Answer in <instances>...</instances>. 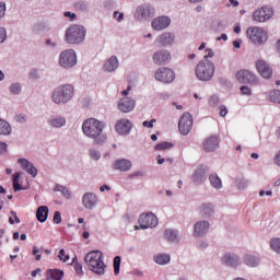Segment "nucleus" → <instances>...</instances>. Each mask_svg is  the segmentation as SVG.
I'll list each match as a JSON object with an SVG mask.
<instances>
[{
    "instance_id": "f257e3e1",
    "label": "nucleus",
    "mask_w": 280,
    "mask_h": 280,
    "mask_svg": "<svg viewBox=\"0 0 280 280\" xmlns=\"http://www.w3.org/2000/svg\"><path fill=\"white\" fill-rule=\"evenodd\" d=\"M82 130L86 137L94 139L95 143H104L106 135L102 133L104 124L95 118L86 119L82 125Z\"/></svg>"
},
{
    "instance_id": "f03ea898",
    "label": "nucleus",
    "mask_w": 280,
    "mask_h": 280,
    "mask_svg": "<svg viewBox=\"0 0 280 280\" xmlns=\"http://www.w3.org/2000/svg\"><path fill=\"white\" fill-rule=\"evenodd\" d=\"M84 261L92 272L95 275H104L106 272V264L104 262V254L100 250H92L84 257Z\"/></svg>"
},
{
    "instance_id": "7ed1b4c3",
    "label": "nucleus",
    "mask_w": 280,
    "mask_h": 280,
    "mask_svg": "<svg viewBox=\"0 0 280 280\" xmlns=\"http://www.w3.org/2000/svg\"><path fill=\"white\" fill-rule=\"evenodd\" d=\"M195 73L196 78L202 82H209L215 73V65H213L209 59H203L197 65Z\"/></svg>"
},
{
    "instance_id": "20e7f679",
    "label": "nucleus",
    "mask_w": 280,
    "mask_h": 280,
    "mask_svg": "<svg viewBox=\"0 0 280 280\" xmlns=\"http://www.w3.org/2000/svg\"><path fill=\"white\" fill-rule=\"evenodd\" d=\"M86 37V30L82 25L73 24L66 31V42L69 45H80Z\"/></svg>"
},
{
    "instance_id": "39448f33",
    "label": "nucleus",
    "mask_w": 280,
    "mask_h": 280,
    "mask_svg": "<svg viewBox=\"0 0 280 280\" xmlns=\"http://www.w3.org/2000/svg\"><path fill=\"white\" fill-rule=\"evenodd\" d=\"M72 97L73 86L69 84L57 88L52 93V102H55V104H67Z\"/></svg>"
},
{
    "instance_id": "423d86ee",
    "label": "nucleus",
    "mask_w": 280,
    "mask_h": 280,
    "mask_svg": "<svg viewBox=\"0 0 280 280\" xmlns=\"http://www.w3.org/2000/svg\"><path fill=\"white\" fill-rule=\"evenodd\" d=\"M247 38L254 45H264L268 40V33L264 31L261 27L252 26L247 28Z\"/></svg>"
},
{
    "instance_id": "0eeeda50",
    "label": "nucleus",
    "mask_w": 280,
    "mask_h": 280,
    "mask_svg": "<svg viewBox=\"0 0 280 280\" xmlns=\"http://www.w3.org/2000/svg\"><path fill=\"white\" fill-rule=\"evenodd\" d=\"M275 16V9L268 5H262L258 8L253 13V21L256 23H266V21H270Z\"/></svg>"
},
{
    "instance_id": "6e6552de",
    "label": "nucleus",
    "mask_w": 280,
    "mask_h": 280,
    "mask_svg": "<svg viewBox=\"0 0 280 280\" xmlns=\"http://www.w3.org/2000/svg\"><path fill=\"white\" fill-rule=\"evenodd\" d=\"M59 63L65 69H71V67H75L78 63V57L75 55V50L67 49L63 50L59 57Z\"/></svg>"
},
{
    "instance_id": "1a4fd4ad",
    "label": "nucleus",
    "mask_w": 280,
    "mask_h": 280,
    "mask_svg": "<svg viewBox=\"0 0 280 280\" xmlns=\"http://www.w3.org/2000/svg\"><path fill=\"white\" fill-rule=\"evenodd\" d=\"M154 78L163 84H172L176 80V73L171 68L162 67L155 71Z\"/></svg>"
},
{
    "instance_id": "9d476101",
    "label": "nucleus",
    "mask_w": 280,
    "mask_h": 280,
    "mask_svg": "<svg viewBox=\"0 0 280 280\" xmlns=\"http://www.w3.org/2000/svg\"><path fill=\"white\" fill-rule=\"evenodd\" d=\"M139 224L135 225V230L139 231V229H152L159 224V219L153 213L149 212L147 214H141L139 218Z\"/></svg>"
},
{
    "instance_id": "9b49d317",
    "label": "nucleus",
    "mask_w": 280,
    "mask_h": 280,
    "mask_svg": "<svg viewBox=\"0 0 280 280\" xmlns=\"http://www.w3.org/2000/svg\"><path fill=\"white\" fill-rule=\"evenodd\" d=\"M194 126V117L189 113H184L178 121V130L180 135L187 136L188 132H191Z\"/></svg>"
},
{
    "instance_id": "f8f14e48",
    "label": "nucleus",
    "mask_w": 280,
    "mask_h": 280,
    "mask_svg": "<svg viewBox=\"0 0 280 280\" xmlns=\"http://www.w3.org/2000/svg\"><path fill=\"white\" fill-rule=\"evenodd\" d=\"M236 80L243 84H259V80L257 79V75L255 73L248 71V70H240L236 72Z\"/></svg>"
},
{
    "instance_id": "ddd939ff",
    "label": "nucleus",
    "mask_w": 280,
    "mask_h": 280,
    "mask_svg": "<svg viewBox=\"0 0 280 280\" xmlns=\"http://www.w3.org/2000/svg\"><path fill=\"white\" fill-rule=\"evenodd\" d=\"M135 16L138 21H148V19L154 16V8L150 7V4L140 5L137 8Z\"/></svg>"
},
{
    "instance_id": "4468645a",
    "label": "nucleus",
    "mask_w": 280,
    "mask_h": 280,
    "mask_svg": "<svg viewBox=\"0 0 280 280\" xmlns=\"http://www.w3.org/2000/svg\"><path fill=\"white\" fill-rule=\"evenodd\" d=\"M256 69L259 75L265 78V80H270V78H272V68L268 62H266V60L259 59L256 61Z\"/></svg>"
},
{
    "instance_id": "2eb2a0df",
    "label": "nucleus",
    "mask_w": 280,
    "mask_h": 280,
    "mask_svg": "<svg viewBox=\"0 0 280 280\" xmlns=\"http://www.w3.org/2000/svg\"><path fill=\"white\" fill-rule=\"evenodd\" d=\"M172 61V54L170 50H158L153 54V62L159 66L167 65Z\"/></svg>"
},
{
    "instance_id": "dca6fc26",
    "label": "nucleus",
    "mask_w": 280,
    "mask_h": 280,
    "mask_svg": "<svg viewBox=\"0 0 280 280\" xmlns=\"http://www.w3.org/2000/svg\"><path fill=\"white\" fill-rule=\"evenodd\" d=\"M172 24V20L168 16H159L152 21L153 30L161 32V30H166Z\"/></svg>"
},
{
    "instance_id": "f3484780",
    "label": "nucleus",
    "mask_w": 280,
    "mask_h": 280,
    "mask_svg": "<svg viewBox=\"0 0 280 280\" xmlns=\"http://www.w3.org/2000/svg\"><path fill=\"white\" fill-rule=\"evenodd\" d=\"M115 128L118 135H128L132 130V122L126 118H121L116 122Z\"/></svg>"
},
{
    "instance_id": "a211bd4d",
    "label": "nucleus",
    "mask_w": 280,
    "mask_h": 280,
    "mask_svg": "<svg viewBox=\"0 0 280 280\" xmlns=\"http://www.w3.org/2000/svg\"><path fill=\"white\" fill-rule=\"evenodd\" d=\"M18 163H20L22 170H25L27 174L33 176V178H36V176L38 175V168H36L34 164H32L30 161L25 159H20Z\"/></svg>"
},
{
    "instance_id": "6ab92c4d",
    "label": "nucleus",
    "mask_w": 280,
    "mask_h": 280,
    "mask_svg": "<svg viewBox=\"0 0 280 280\" xmlns=\"http://www.w3.org/2000/svg\"><path fill=\"white\" fill-rule=\"evenodd\" d=\"M218 145H220V139L218 136H212L203 142L206 152H214V150H218Z\"/></svg>"
},
{
    "instance_id": "aec40b11",
    "label": "nucleus",
    "mask_w": 280,
    "mask_h": 280,
    "mask_svg": "<svg viewBox=\"0 0 280 280\" xmlns=\"http://www.w3.org/2000/svg\"><path fill=\"white\" fill-rule=\"evenodd\" d=\"M131 167H132V162L126 159L116 160L113 164V168L118 170V172H128Z\"/></svg>"
},
{
    "instance_id": "412c9836",
    "label": "nucleus",
    "mask_w": 280,
    "mask_h": 280,
    "mask_svg": "<svg viewBox=\"0 0 280 280\" xmlns=\"http://www.w3.org/2000/svg\"><path fill=\"white\" fill-rule=\"evenodd\" d=\"M85 209H93L97 205V196L93 192H86L82 199Z\"/></svg>"
},
{
    "instance_id": "4be33fe9",
    "label": "nucleus",
    "mask_w": 280,
    "mask_h": 280,
    "mask_svg": "<svg viewBox=\"0 0 280 280\" xmlns=\"http://www.w3.org/2000/svg\"><path fill=\"white\" fill-rule=\"evenodd\" d=\"M118 108L121 113H130V110L135 109V101L128 97L121 98Z\"/></svg>"
},
{
    "instance_id": "5701e85b",
    "label": "nucleus",
    "mask_w": 280,
    "mask_h": 280,
    "mask_svg": "<svg viewBox=\"0 0 280 280\" xmlns=\"http://www.w3.org/2000/svg\"><path fill=\"white\" fill-rule=\"evenodd\" d=\"M222 262L225 264V266L237 268V266H240V257H237L235 254H225L222 257Z\"/></svg>"
},
{
    "instance_id": "b1692460",
    "label": "nucleus",
    "mask_w": 280,
    "mask_h": 280,
    "mask_svg": "<svg viewBox=\"0 0 280 280\" xmlns=\"http://www.w3.org/2000/svg\"><path fill=\"white\" fill-rule=\"evenodd\" d=\"M207 172H209V168L206 166H200L196 170L195 174L192 175V180L197 185H200V183H205V176H207Z\"/></svg>"
},
{
    "instance_id": "393cba45",
    "label": "nucleus",
    "mask_w": 280,
    "mask_h": 280,
    "mask_svg": "<svg viewBox=\"0 0 280 280\" xmlns=\"http://www.w3.org/2000/svg\"><path fill=\"white\" fill-rule=\"evenodd\" d=\"M207 231H209V222L208 221H198L195 224V235L197 237H202V235H206Z\"/></svg>"
},
{
    "instance_id": "a878e982",
    "label": "nucleus",
    "mask_w": 280,
    "mask_h": 280,
    "mask_svg": "<svg viewBox=\"0 0 280 280\" xmlns=\"http://www.w3.org/2000/svg\"><path fill=\"white\" fill-rule=\"evenodd\" d=\"M174 40H175L174 34L170 32L163 33L158 38V43H160L162 47H167V45H174Z\"/></svg>"
},
{
    "instance_id": "bb28decb",
    "label": "nucleus",
    "mask_w": 280,
    "mask_h": 280,
    "mask_svg": "<svg viewBox=\"0 0 280 280\" xmlns=\"http://www.w3.org/2000/svg\"><path fill=\"white\" fill-rule=\"evenodd\" d=\"M118 67L119 60L115 56H112L104 65L105 71H108L109 73L115 71Z\"/></svg>"
},
{
    "instance_id": "cd10ccee",
    "label": "nucleus",
    "mask_w": 280,
    "mask_h": 280,
    "mask_svg": "<svg viewBox=\"0 0 280 280\" xmlns=\"http://www.w3.org/2000/svg\"><path fill=\"white\" fill-rule=\"evenodd\" d=\"M47 215H49V208L47 206H40L36 211L38 222H47Z\"/></svg>"
},
{
    "instance_id": "c85d7f7f",
    "label": "nucleus",
    "mask_w": 280,
    "mask_h": 280,
    "mask_svg": "<svg viewBox=\"0 0 280 280\" xmlns=\"http://www.w3.org/2000/svg\"><path fill=\"white\" fill-rule=\"evenodd\" d=\"M200 214L202 218H210L213 215V206L211 203H205L200 207Z\"/></svg>"
},
{
    "instance_id": "c756f323",
    "label": "nucleus",
    "mask_w": 280,
    "mask_h": 280,
    "mask_svg": "<svg viewBox=\"0 0 280 280\" xmlns=\"http://www.w3.org/2000/svg\"><path fill=\"white\" fill-rule=\"evenodd\" d=\"M171 257L167 254H158L154 256L155 264H159L160 266H165L168 261H171Z\"/></svg>"
},
{
    "instance_id": "7c9ffc66",
    "label": "nucleus",
    "mask_w": 280,
    "mask_h": 280,
    "mask_svg": "<svg viewBox=\"0 0 280 280\" xmlns=\"http://www.w3.org/2000/svg\"><path fill=\"white\" fill-rule=\"evenodd\" d=\"M244 262L246 264V266H249L250 268L259 266V259H257V257L253 255H245Z\"/></svg>"
},
{
    "instance_id": "2f4dec72",
    "label": "nucleus",
    "mask_w": 280,
    "mask_h": 280,
    "mask_svg": "<svg viewBox=\"0 0 280 280\" xmlns=\"http://www.w3.org/2000/svg\"><path fill=\"white\" fill-rule=\"evenodd\" d=\"M12 132V127L10 126V124H8V121L0 119V135H11Z\"/></svg>"
},
{
    "instance_id": "473e14b6",
    "label": "nucleus",
    "mask_w": 280,
    "mask_h": 280,
    "mask_svg": "<svg viewBox=\"0 0 280 280\" xmlns=\"http://www.w3.org/2000/svg\"><path fill=\"white\" fill-rule=\"evenodd\" d=\"M209 180L214 189H222V179L219 178L218 174L210 175Z\"/></svg>"
},
{
    "instance_id": "72a5a7b5",
    "label": "nucleus",
    "mask_w": 280,
    "mask_h": 280,
    "mask_svg": "<svg viewBox=\"0 0 280 280\" xmlns=\"http://www.w3.org/2000/svg\"><path fill=\"white\" fill-rule=\"evenodd\" d=\"M268 100L275 104H280V90L269 92Z\"/></svg>"
},
{
    "instance_id": "f704fd0d",
    "label": "nucleus",
    "mask_w": 280,
    "mask_h": 280,
    "mask_svg": "<svg viewBox=\"0 0 280 280\" xmlns=\"http://www.w3.org/2000/svg\"><path fill=\"white\" fill-rule=\"evenodd\" d=\"M65 124H67V120L62 117L50 120V126H52V128H62Z\"/></svg>"
},
{
    "instance_id": "c9c22d12",
    "label": "nucleus",
    "mask_w": 280,
    "mask_h": 280,
    "mask_svg": "<svg viewBox=\"0 0 280 280\" xmlns=\"http://www.w3.org/2000/svg\"><path fill=\"white\" fill-rule=\"evenodd\" d=\"M172 148H174V144L170 142H161L155 145V150H158L159 152H163L164 150H170Z\"/></svg>"
},
{
    "instance_id": "e433bc0d",
    "label": "nucleus",
    "mask_w": 280,
    "mask_h": 280,
    "mask_svg": "<svg viewBox=\"0 0 280 280\" xmlns=\"http://www.w3.org/2000/svg\"><path fill=\"white\" fill-rule=\"evenodd\" d=\"M19 178H21V173H14L13 174V189H14V191H21V189H22L21 184H19Z\"/></svg>"
},
{
    "instance_id": "4c0bfd02",
    "label": "nucleus",
    "mask_w": 280,
    "mask_h": 280,
    "mask_svg": "<svg viewBox=\"0 0 280 280\" xmlns=\"http://www.w3.org/2000/svg\"><path fill=\"white\" fill-rule=\"evenodd\" d=\"M73 268L77 275H84V270L82 269V264L78 262V257L72 259Z\"/></svg>"
},
{
    "instance_id": "58836bf2",
    "label": "nucleus",
    "mask_w": 280,
    "mask_h": 280,
    "mask_svg": "<svg viewBox=\"0 0 280 280\" xmlns=\"http://www.w3.org/2000/svg\"><path fill=\"white\" fill-rule=\"evenodd\" d=\"M270 248L280 254V238H271Z\"/></svg>"
},
{
    "instance_id": "ea45409f",
    "label": "nucleus",
    "mask_w": 280,
    "mask_h": 280,
    "mask_svg": "<svg viewBox=\"0 0 280 280\" xmlns=\"http://www.w3.org/2000/svg\"><path fill=\"white\" fill-rule=\"evenodd\" d=\"M121 268V257L116 256L114 258V275H119V270Z\"/></svg>"
},
{
    "instance_id": "a19ab883",
    "label": "nucleus",
    "mask_w": 280,
    "mask_h": 280,
    "mask_svg": "<svg viewBox=\"0 0 280 280\" xmlns=\"http://www.w3.org/2000/svg\"><path fill=\"white\" fill-rule=\"evenodd\" d=\"M165 237H166V240H168V242L176 241V237H177L176 231H174V230H166Z\"/></svg>"
},
{
    "instance_id": "79ce46f5",
    "label": "nucleus",
    "mask_w": 280,
    "mask_h": 280,
    "mask_svg": "<svg viewBox=\"0 0 280 280\" xmlns=\"http://www.w3.org/2000/svg\"><path fill=\"white\" fill-rule=\"evenodd\" d=\"M10 92L13 95H19V93H21V84L14 83L10 86Z\"/></svg>"
},
{
    "instance_id": "37998d69",
    "label": "nucleus",
    "mask_w": 280,
    "mask_h": 280,
    "mask_svg": "<svg viewBox=\"0 0 280 280\" xmlns=\"http://www.w3.org/2000/svg\"><path fill=\"white\" fill-rule=\"evenodd\" d=\"M40 253H43V247L40 249H38V247H36V246L33 247V255H34L36 261H40V259H42Z\"/></svg>"
},
{
    "instance_id": "c03bdc74",
    "label": "nucleus",
    "mask_w": 280,
    "mask_h": 280,
    "mask_svg": "<svg viewBox=\"0 0 280 280\" xmlns=\"http://www.w3.org/2000/svg\"><path fill=\"white\" fill-rule=\"evenodd\" d=\"M58 259L60 261L67 262V260L69 259V255H67V252L65 249H60L58 254Z\"/></svg>"
},
{
    "instance_id": "a18cd8bd",
    "label": "nucleus",
    "mask_w": 280,
    "mask_h": 280,
    "mask_svg": "<svg viewBox=\"0 0 280 280\" xmlns=\"http://www.w3.org/2000/svg\"><path fill=\"white\" fill-rule=\"evenodd\" d=\"M90 156H91V159H93L94 161H100V159H101L102 155L98 153L97 150L92 149V150L90 151Z\"/></svg>"
},
{
    "instance_id": "49530a36",
    "label": "nucleus",
    "mask_w": 280,
    "mask_h": 280,
    "mask_svg": "<svg viewBox=\"0 0 280 280\" xmlns=\"http://www.w3.org/2000/svg\"><path fill=\"white\" fill-rule=\"evenodd\" d=\"M52 222L55 224H60V222H62V217L60 214V211H56L52 218Z\"/></svg>"
},
{
    "instance_id": "de8ad7c7",
    "label": "nucleus",
    "mask_w": 280,
    "mask_h": 280,
    "mask_svg": "<svg viewBox=\"0 0 280 280\" xmlns=\"http://www.w3.org/2000/svg\"><path fill=\"white\" fill-rule=\"evenodd\" d=\"M154 124H156V119H155V118L151 119L150 121L144 120V121L142 122V126H143L144 128H154Z\"/></svg>"
},
{
    "instance_id": "09e8293b",
    "label": "nucleus",
    "mask_w": 280,
    "mask_h": 280,
    "mask_svg": "<svg viewBox=\"0 0 280 280\" xmlns=\"http://www.w3.org/2000/svg\"><path fill=\"white\" fill-rule=\"evenodd\" d=\"M241 93L242 95H252L253 92L250 91V88L243 85L241 86Z\"/></svg>"
},
{
    "instance_id": "8fccbe9b",
    "label": "nucleus",
    "mask_w": 280,
    "mask_h": 280,
    "mask_svg": "<svg viewBox=\"0 0 280 280\" xmlns=\"http://www.w3.org/2000/svg\"><path fill=\"white\" fill-rule=\"evenodd\" d=\"M229 115V109H226L225 105L220 106V117H226Z\"/></svg>"
},
{
    "instance_id": "3c124183",
    "label": "nucleus",
    "mask_w": 280,
    "mask_h": 280,
    "mask_svg": "<svg viewBox=\"0 0 280 280\" xmlns=\"http://www.w3.org/2000/svg\"><path fill=\"white\" fill-rule=\"evenodd\" d=\"M114 19H116L118 23H121L124 21V13H119L118 11L114 12Z\"/></svg>"
},
{
    "instance_id": "603ef678",
    "label": "nucleus",
    "mask_w": 280,
    "mask_h": 280,
    "mask_svg": "<svg viewBox=\"0 0 280 280\" xmlns=\"http://www.w3.org/2000/svg\"><path fill=\"white\" fill-rule=\"evenodd\" d=\"M208 58H213V50L211 48L206 49V55L203 56V60H208Z\"/></svg>"
},
{
    "instance_id": "864d4df0",
    "label": "nucleus",
    "mask_w": 280,
    "mask_h": 280,
    "mask_svg": "<svg viewBox=\"0 0 280 280\" xmlns=\"http://www.w3.org/2000/svg\"><path fill=\"white\" fill-rule=\"evenodd\" d=\"M8 152V144L5 142H0V154H5Z\"/></svg>"
},
{
    "instance_id": "5fc2aeb1",
    "label": "nucleus",
    "mask_w": 280,
    "mask_h": 280,
    "mask_svg": "<svg viewBox=\"0 0 280 280\" xmlns=\"http://www.w3.org/2000/svg\"><path fill=\"white\" fill-rule=\"evenodd\" d=\"M237 5H240V1L237 0H230L226 4L228 8H237Z\"/></svg>"
},
{
    "instance_id": "6e6d98bb",
    "label": "nucleus",
    "mask_w": 280,
    "mask_h": 280,
    "mask_svg": "<svg viewBox=\"0 0 280 280\" xmlns=\"http://www.w3.org/2000/svg\"><path fill=\"white\" fill-rule=\"evenodd\" d=\"M218 102H220V98H218V96H211L209 100L210 106H215V104H218Z\"/></svg>"
},
{
    "instance_id": "4d7b16f0",
    "label": "nucleus",
    "mask_w": 280,
    "mask_h": 280,
    "mask_svg": "<svg viewBox=\"0 0 280 280\" xmlns=\"http://www.w3.org/2000/svg\"><path fill=\"white\" fill-rule=\"evenodd\" d=\"M5 15V2H0V19Z\"/></svg>"
},
{
    "instance_id": "13d9d810",
    "label": "nucleus",
    "mask_w": 280,
    "mask_h": 280,
    "mask_svg": "<svg viewBox=\"0 0 280 280\" xmlns=\"http://www.w3.org/2000/svg\"><path fill=\"white\" fill-rule=\"evenodd\" d=\"M273 162H275V165H278V167H280V150H279L278 153L275 155Z\"/></svg>"
},
{
    "instance_id": "bf43d9fd",
    "label": "nucleus",
    "mask_w": 280,
    "mask_h": 280,
    "mask_svg": "<svg viewBox=\"0 0 280 280\" xmlns=\"http://www.w3.org/2000/svg\"><path fill=\"white\" fill-rule=\"evenodd\" d=\"M5 28H0V43H3V40H5Z\"/></svg>"
},
{
    "instance_id": "052dcab7",
    "label": "nucleus",
    "mask_w": 280,
    "mask_h": 280,
    "mask_svg": "<svg viewBox=\"0 0 280 280\" xmlns=\"http://www.w3.org/2000/svg\"><path fill=\"white\" fill-rule=\"evenodd\" d=\"M63 15L70 19V21H75V13H71L70 11H68V12H65Z\"/></svg>"
},
{
    "instance_id": "680f3d73",
    "label": "nucleus",
    "mask_w": 280,
    "mask_h": 280,
    "mask_svg": "<svg viewBox=\"0 0 280 280\" xmlns=\"http://www.w3.org/2000/svg\"><path fill=\"white\" fill-rule=\"evenodd\" d=\"M61 194H63L65 198H71V191H69L68 188H63V191H61Z\"/></svg>"
},
{
    "instance_id": "e2e57ef3",
    "label": "nucleus",
    "mask_w": 280,
    "mask_h": 280,
    "mask_svg": "<svg viewBox=\"0 0 280 280\" xmlns=\"http://www.w3.org/2000/svg\"><path fill=\"white\" fill-rule=\"evenodd\" d=\"M139 176H143V172L138 171V172H136V173L129 175V178H137V177H139Z\"/></svg>"
},
{
    "instance_id": "0e129e2a",
    "label": "nucleus",
    "mask_w": 280,
    "mask_h": 280,
    "mask_svg": "<svg viewBox=\"0 0 280 280\" xmlns=\"http://www.w3.org/2000/svg\"><path fill=\"white\" fill-rule=\"evenodd\" d=\"M11 215H13L16 224H21V219H19V215H16V212L15 211H11Z\"/></svg>"
},
{
    "instance_id": "69168bd1",
    "label": "nucleus",
    "mask_w": 280,
    "mask_h": 280,
    "mask_svg": "<svg viewBox=\"0 0 280 280\" xmlns=\"http://www.w3.org/2000/svg\"><path fill=\"white\" fill-rule=\"evenodd\" d=\"M11 215H13L16 224H21V219H19V215H16V212L15 211H11Z\"/></svg>"
},
{
    "instance_id": "338daca9",
    "label": "nucleus",
    "mask_w": 280,
    "mask_h": 280,
    "mask_svg": "<svg viewBox=\"0 0 280 280\" xmlns=\"http://www.w3.org/2000/svg\"><path fill=\"white\" fill-rule=\"evenodd\" d=\"M100 191H110V186L103 185V186L100 187Z\"/></svg>"
},
{
    "instance_id": "774afa93",
    "label": "nucleus",
    "mask_w": 280,
    "mask_h": 280,
    "mask_svg": "<svg viewBox=\"0 0 280 280\" xmlns=\"http://www.w3.org/2000/svg\"><path fill=\"white\" fill-rule=\"evenodd\" d=\"M65 186H61V185H57L56 187H55V191H61V192H63L65 191Z\"/></svg>"
}]
</instances>
